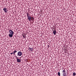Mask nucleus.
I'll use <instances>...</instances> for the list:
<instances>
[{"label":"nucleus","instance_id":"obj_1","mask_svg":"<svg viewBox=\"0 0 76 76\" xmlns=\"http://www.w3.org/2000/svg\"><path fill=\"white\" fill-rule=\"evenodd\" d=\"M22 55V52H21V51H19L18 52L17 54L18 56L20 57V56H21Z\"/></svg>","mask_w":76,"mask_h":76},{"label":"nucleus","instance_id":"obj_2","mask_svg":"<svg viewBox=\"0 0 76 76\" xmlns=\"http://www.w3.org/2000/svg\"><path fill=\"white\" fill-rule=\"evenodd\" d=\"M15 56V57L17 60V62H18V63H20V62L21 61L20 59H18V57H17V56Z\"/></svg>","mask_w":76,"mask_h":76},{"label":"nucleus","instance_id":"obj_3","mask_svg":"<svg viewBox=\"0 0 76 76\" xmlns=\"http://www.w3.org/2000/svg\"><path fill=\"white\" fill-rule=\"evenodd\" d=\"M6 8V7H5L3 9V10L4 11V12L5 13H7V12L8 11V10Z\"/></svg>","mask_w":76,"mask_h":76},{"label":"nucleus","instance_id":"obj_4","mask_svg":"<svg viewBox=\"0 0 76 76\" xmlns=\"http://www.w3.org/2000/svg\"><path fill=\"white\" fill-rule=\"evenodd\" d=\"M9 32H10V34H13L14 32L12 30H9Z\"/></svg>","mask_w":76,"mask_h":76},{"label":"nucleus","instance_id":"obj_5","mask_svg":"<svg viewBox=\"0 0 76 76\" xmlns=\"http://www.w3.org/2000/svg\"><path fill=\"white\" fill-rule=\"evenodd\" d=\"M28 19L29 21H31V17L30 16H28Z\"/></svg>","mask_w":76,"mask_h":76},{"label":"nucleus","instance_id":"obj_6","mask_svg":"<svg viewBox=\"0 0 76 76\" xmlns=\"http://www.w3.org/2000/svg\"><path fill=\"white\" fill-rule=\"evenodd\" d=\"M16 52H17V51L16 50H14L13 51V53H11L10 54H14L15 55V53H16Z\"/></svg>","mask_w":76,"mask_h":76},{"label":"nucleus","instance_id":"obj_7","mask_svg":"<svg viewBox=\"0 0 76 76\" xmlns=\"http://www.w3.org/2000/svg\"><path fill=\"white\" fill-rule=\"evenodd\" d=\"M53 33L54 35H56V33H57V31L56 30L53 31Z\"/></svg>","mask_w":76,"mask_h":76},{"label":"nucleus","instance_id":"obj_8","mask_svg":"<svg viewBox=\"0 0 76 76\" xmlns=\"http://www.w3.org/2000/svg\"><path fill=\"white\" fill-rule=\"evenodd\" d=\"M13 34H9V36L10 37H13Z\"/></svg>","mask_w":76,"mask_h":76},{"label":"nucleus","instance_id":"obj_9","mask_svg":"<svg viewBox=\"0 0 76 76\" xmlns=\"http://www.w3.org/2000/svg\"><path fill=\"white\" fill-rule=\"evenodd\" d=\"M31 19L32 20L33 22H34V18L33 17H31Z\"/></svg>","mask_w":76,"mask_h":76},{"label":"nucleus","instance_id":"obj_10","mask_svg":"<svg viewBox=\"0 0 76 76\" xmlns=\"http://www.w3.org/2000/svg\"><path fill=\"white\" fill-rule=\"evenodd\" d=\"M73 76H75V75H76V73H75V72H73Z\"/></svg>","mask_w":76,"mask_h":76},{"label":"nucleus","instance_id":"obj_11","mask_svg":"<svg viewBox=\"0 0 76 76\" xmlns=\"http://www.w3.org/2000/svg\"><path fill=\"white\" fill-rule=\"evenodd\" d=\"M63 75H64V76H66V74H65V73L63 74Z\"/></svg>","mask_w":76,"mask_h":76},{"label":"nucleus","instance_id":"obj_12","mask_svg":"<svg viewBox=\"0 0 76 76\" xmlns=\"http://www.w3.org/2000/svg\"><path fill=\"white\" fill-rule=\"evenodd\" d=\"M27 16L28 17H29V16H29V14L28 13H27Z\"/></svg>","mask_w":76,"mask_h":76},{"label":"nucleus","instance_id":"obj_13","mask_svg":"<svg viewBox=\"0 0 76 76\" xmlns=\"http://www.w3.org/2000/svg\"><path fill=\"white\" fill-rule=\"evenodd\" d=\"M29 48L30 49H30V50H31V51H32V50H33V48Z\"/></svg>","mask_w":76,"mask_h":76},{"label":"nucleus","instance_id":"obj_14","mask_svg":"<svg viewBox=\"0 0 76 76\" xmlns=\"http://www.w3.org/2000/svg\"><path fill=\"white\" fill-rule=\"evenodd\" d=\"M58 76H60V72H58Z\"/></svg>","mask_w":76,"mask_h":76},{"label":"nucleus","instance_id":"obj_15","mask_svg":"<svg viewBox=\"0 0 76 76\" xmlns=\"http://www.w3.org/2000/svg\"><path fill=\"white\" fill-rule=\"evenodd\" d=\"M65 72V69H64L62 71V73H64Z\"/></svg>","mask_w":76,"mask_h":76},{"label":"nucleus","instance_id":"obj_16","mask_svg":"<svg viewBox=\"0 0 76 76\" xmlns=\"http://www.w3.org/2000/svg\"><path fill=\"white\" fill-rule=\"evenodd\" d=\"M23 38H25V36H24V35H23Z\"/></svg>","mask_w":76,"mask_h":76},{"label":"nucleus","instance_id":"obj_17","mask_svg":"<svg viewBox=\"0 0 76 76\" xmlns=\"http://www.w3.org/2000/svg\"><path fill=\"white\" fill-rule=\"evenodd\" d=\"M53 29H54V28H53Z\"/></svg>","mask_w":76,"mask_h":76}]
</instances>
